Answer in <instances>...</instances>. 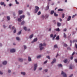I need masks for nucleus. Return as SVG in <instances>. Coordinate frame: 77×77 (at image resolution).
<instances>
[{
    "instance_id": "obj_1",
    "label": "nucleus",
    "mask_w": 77,
    "mask_h": 77,
    "mask_svg": "<svg viewBox=\"0 0 77 77\" xmlns=\"http://www.w3.org/2000/svg\"><path fill=\"white\" fill-rule=\"evenodd\" d=\"M46 45V44L45 43H44L43 44L42 43L40 44L39 45V47L40 48V50L41 51L42 50H43L44 49V47H43V46H44Z\"/></svg>"
},
{
    "instance_id": "obj_2",
    "label": "nucleus",
    "mask_w": 77,
    "mask_h": 77,
    "mask_svg": "<svg viewBox=\"0 0 77 77\" xmlns=\"http://www.w3.org/2000/svg\"><path fill=\"white\" fill-rule=\"evenodd\" d=\"M39 10V8L38 6H35V9L34 10V13H37L38 11V10Z\"/></svg>"
},
{
    "instance_id": "obj_3",
    "label": "nucleus",
    "mask_w": 77,
    "mask_h": 77,
    "mask_svg": "<svg viewBox=\"0 0 77 77\" xmlns=\"http://www.w3.org/2000/svg\"><path fill=\"white\" fill-rule=\"evenodd\" d=\"M24 17H25V16L24 15L20 16V18L18 19V21L21 22V19L22 18H23V19H24Z\"/></svg>"
},
{
    "instance_id": "obj_4",
    "label": "nucleus",
    "mask_w": 77,
    "mask_h": 77,
    "mask_svg": "<svg viewBox=\"0 0 77 77\" xmlns=\"http://www.w3.org/2000/svg\"><path fill=\"white\" fill-rule=\"evenodd\" d=\"M61 74L63 75V77H67V75L65 73L63 72V71H62L61 72Z\"/></svg>"
},
{
    "instance_id": "obj_5",
    "label": "nucleus",
    "mask_w": 77,
    "mask_h": 77,
    "mask_svg": "<svg viewBox=\"0 0 77 77\" xmlns=\"http://www.w3.org/2000/svg\"><path fill=\"white\" fill-rule=\"evenodd\" d=\"M37 68V64H34V71H35L36 69V68Z\"/></svg>"
},
{
    "instance_id": "obj_6",
    "label": "nucleus",
    "mask_w": 77,
    "mask_h": 77,
    "mask_svg": "<svg viewBox=\"0 0 77 77\" xmlns=\"http://www.w3.org/2000/svg\"><path fill=\"white\" fill-rule=\"evenodd\" d=\"M10 52L11 53H14L15 52V49H12L10 50Z\"/></svg>"
},
{
    "instance_id": "obj_7",
    "label": "nucleus",
    "mask_w": 77,
    "mask_h": 77,
    "mask_svg": "<svg viewBox=\"0 0 77 77\" xmlns=\"http://www.w3.org/2000/svg\"><path fill=\"white\" fill-rule=\"evenodd\" d=\"M56 59L54 58L52 61L51 62V64H53V63H54V62H56Z\"/></svg>"
},
{
    "instance_id": "obj_8",
    "label": "nucleus",
    "mask_w": 77,
    "mask_h": 77,
    "mask_svg": "<svg viewBox=\"0 0 77 77\" xmlns=\"http://www.w3.org/2000/svg\"><path fill=\"white\" fill-rule=\"evenodd\" d=\"M71 19V16H69L68 17L67 21H70Z\"/></svg>"
},
{
    "instance_id": "obj_9",
    "label": "nucleus",
    "mask_w": 77,
    "mask_h": 77,
    "mask_svg": "<svg viewBox=\"0 0 77 77\" xmlns=\"http://www.w3.org/2000/svg\"><path fill=\"white\" fill-rule=\"evenodd\" d=\"M38 41L37 39H35L32 42V43H33V42H36V41Z\"/></svg>"
},
{
    "instance_id": "obj_10",
    "label": "nucleus",
    "mask_w": 77,
    "mask_h": 77,
    "mask_svg": "<svg viewBox=\"0 0 77 77\" xmlns=\"http://www.w3.org/2000/svg\"><path fill=\"white\" fill-rule=\"evenodd\" d=\"M3 65H5L7 64V62L6 61H4L2 63Z\"/></svg>"
},
{
    "instance_id": "obj_11",
    "label": "nucleus",
    "mask_w": 77,
    "mask_h": 77,
    "mask_svg": "<svg viewBox=\"0 0 77 77\" xmlns=\"http://www.w3.org/2000/svg\"><path fill=\"white\" fill-rule=\"evenodd\" d=\"M19 14V15H20V14H21L23 13V11H18Z\"/></svg>"
},
{
    "instance_id": "obj_12",
    "label": "nucleus",
    "mask_w": 77,
    "mask_h": 77,
    "mask_svg": "<svg viewBox=\"0 0 77 77\" xmlns=\"http://www.w3.org/2000/svg\"><path fill=\"white\" fill-rule=\"evenodd\" d=\"M28 61L29 62H30L32 61V59H31V58L30 57H28Z\"/></svg>"
},
{
    "instance_id": "obj_13",
    "label": "nucleus",
    "mask_w": 77,
    "mask_h": 77,
    "mask_svg": "<svg viewBox=\"0 0 77 77\" xmlns=\"http://www.w3.org/2000/svg\"><path fill=\"white\" fill-rule=\"evenodd\" d=\"M54 11H51V15H53L54 14Z\"/></svg>"
},
{
    "instance_id": "obj_14",
    "label": "nucleus",
    "mask_w": 77,
    "mask_h": 77,
    "mask_svg": "<svg viewBox=\"0 0 77 77\" xmlns=\"http://www.w3.org/2000/svg\"><path fill=\"white\" fill-rule=\"evenodd\" d=\"M55 30H56V31H57L58 32H60V29H59V28H58L57 29H55Z\"/></svg>"
},
{
    "instance_id": "obj_15",
    "label": "nucleus",
    "mask_w": 77,
    "mask_h": 77,
    "mask_svg": "<svg viewBox=\"0 0 77 77\" xmlns=\"http://www.w3.org/2000/svg\"><path fill=\"white\" fill-rule=\"evenodd\" d=\"M54 15L55 17H58V15L56 14V12L54 13Z\"/></svg>"
},
{
    "instance_id": "obj_16",
    "label": "nucleus",
    "mask_w": 77,
    "mask_h": 77,
    "mask_svg": "<svg viewBox=\"0 0 77 77\" xmlns=\"http://www.w3.org/2000/svg\"><path fill=\"white\" fill-rule=\"evenodd\" d=\"M57 26H58V27H60V26H61V23H57Z\"/></svg>"
},
{
    "instance_id": "obj_17",
    "label": "nucleus",
    "mask_w": 77,
    "mask_h": 77,
    "mask_svg": "<svg viewBox=\"0 0 77 77\" xmlns=\"http://www.w3.org/2000/svg\"><path fill=\"white\" fill-rule=\"evenodd\" d=\"M19 60L20 61V62H23V59L21 58H19Z\"/></svg>"
},
{
    "instance_id": "obj_18",
    "label": "nucleus",
    "mask_w": 77,
    "mask_h": 77,
    "mask_svg": "<svg viewBox=\"0 0 77 77\" xmlns=\"http://www.w3.org/2000/svg\"><path fill=\"white\" fill-rule=\"evenodd\" d=\"M63 62L64 63H66L68 62V59H66L65 60H63Z\"/></svg>"
},
{
    "instance_id": "obj_19",
    "label": "nucleus",
    "mask_w": 77,
    "mask_h": 77,
    "mask_svg": "<svg viewBox=\"0 0 77 77\" xmlns=\"http://www.w3.org/2000/svg\"><path fill=\"white\" fill-rule=\"evenodd\" d=\"M21 32H22L21 30H20L19 32H18L17 33V35H20L21 33Z\"/></svg>"
},
{
    "instance_id": "obj_20",
    "label": "nucleus",
    "mask_w": 77,
    "mask_h": 77,
    "mask_svg": "<svg viewBox=\"0 0 77 77\" xmlns=\"http://www.w3.org/2000/svg\"><path fill=\"white\" fill-rule=\"evenodd\" d=\"M48 9H49V6L48 5L46 8V11H47V10H48Z\"/></svg>"
},
{
    "instance_id": "obj_21",
    "label": "nucleus",
    "mask_w": 77,
    "mask_h": 77,
    "mask_svg": "<svg viewBox=\"0 0 77 77\" xmlns=\"http://www.w3.org/2000/svg\"><path fill=\"white\" fill-rule=\"evenodd\" d=\"M1 5H5V2H1L0 3Z\"/></svg>"
},
{
    "instance_id": "obj_22",
    "label": "nucleus",
    "mask_w": 77,
    "mask_h": 77,
    "mask_svg": "<svg viewBox=\"0 0 77 77\" xmlns=\"http://www.w3.org/2000/svg\"><path fill=\"white\" fill-rule=\"evenodd\" d=\"M33 34H32L31 35H30V36H29V38L31 39V38H32L33 37Z\"/></svg>"
},
{
    "instance_id": "obj_23",
    "label": "nucleus",
    "mask_w": 77,
    "mask_h": 77,
    "mask_svg": "<svg viewBox=\"0 0 77 77\" xmlns=\"http://www.w3.org/2000/svg\"><path fill=\"white\" fill-rule=\"evenodd\" d=\"M21 74L23 75H24L26 74V73H25V72H21Z\"/></svg>"
},
{
    "instance_id": "obj_24",
    "label": "nucleus",
    "mask_w": 77,
    "mask_h": 77,
    "mask_svg": "<svg viewBox=\"0 0 77 77\" xmlns=\"http://www.w3.org/2000/svg\"><path fill=\"white\" fill-rule=\"evenodd\" d=\"M58 66H59L60 67H62V65L60 64H59L58 65Z\"/></svg>"
},
{
    "instance_id": "obj_25",
    "label": "nucleus",
    "mask_w": 77,
    "mask_h": 77,
    "mask_svg": "<svg viewBox=\"0 0 77 77\" xmlns=\"http://www.w3.org/2000/svg\"><path fill=\"white\" fill-rule=\"evenodd\" d=\"M69 69H72V65H70Z\"/></svg>"
},
{
    "instance_id": "obj_26",
    "label": "nucleus",
    "mask_w": 77,
    "mask_h": 77,
    "mask_svg": "<svg viewBox=\"0 0 77 77\" xmlns=\"http://www.w3.org/2000/svg\"><path fill=\"white\" fill-rule=\"evenodd\" d=\"M41 57V55H40L37 56V59H39V58H40Z\"/></svg>"
},
{
    "instance_id": "obj_27",
    "label": "nucleus",
    "mask_w": 77,
    "mask_h": 77,
    "mask_svg": "<svg viewBox=\"0 0 77 77\" xmlns=\"http://www.w3.org/2000/svg\"><path fill=\"white\" fill-rule=\"evenodd\" d=\"M49 16V15H47V14H46L45 15V18H48V17Z\"/></svg>"
},
{
    "instance_id": "obj_28",
    "label": "nucleus",
    "mask_w": 77,
    "mask_h": 77,
    "mask_svg": "<svg viewBox=\"0 0 77 77\" xmlns=\"http://www.w3.org/2000/svg\"><path fill=\"white\" fill-rule=\"evenodd\" d=\"M23 29L25 30V31H26L27 30V27H26L25 26L23 27Z\"/></svg>"
},
{
    "instance_id": "obj_29",
    "label": "nucleus",
    "mask_w": 77,
    "mask_h": 77,
    "mask_svg": "<svg viewBox=\"0 0 77 77\" xmlns=\"http://www.w3.org/2000/svg\"><path fill=\"white\" fill-rule=\"evenodd\" d=\"M25 23V22L24 21H23V22H22L21 23V25H23Z\"/></svg>"
},
{
    "instance_id": "obj_30",
    "label": "nucleus",
    "mask_w": 77,
    "mask_h": 77,
    "mask_svg": "<svg viewBox=\"0 0 77 77\" xmlns=\"http://www.w3.org/2000/svg\"><path fill=\"white\" fill-rule=\"evenodd\" d=\"M63 35V37H64V38H66V34H65V33H64Z\"/></svg>"
},
{
    "instance_id": "obj_31",
    "label": "nucleus",
    "mask_w": 77,
    "mask_h": 77,
    "mask_svg": "<svg viewBox=\"0 0 77 77\" xmlns=\"http://www.w3.org/2000/svg\"><path fill=\"white\" fill-rule=\"evenodd\" d=\"M7 18L8 20H10V17L9 16H7Z\"/></svg>"
},
{
    "instance_id": "obj_32",
    "label": "nucleus",
    "mask_w": 77,
    "mask_h": 77,
    "mask_svg": "<svg viewBox=\"0 0 77 77\" xmlns=\"http://www.w3.org/2000/svg\"><path fill=\"white\" fill-rule=\"evenodd\" d=\"M37 15H41V11H38V12L37 14Z\"/></svg>"
},
{
    "instance_id": "obj_33",
    "label": "nucleus",
    "mask_w": 77,
    "mask_h": 77,
    "mask_svg": "<svg viewBox=\"0 0 77 77\" xmlns=\"http://www.w3.org/2000/svg\"><path fill=\"white\" fill-rule=\"evenodd\" d=\"M24 49L26 50L27 48V46L26 45H24Z\"/></svg>"
},
{
    "instance_id": "obj_34",
    "label": "nucleus",
    "mask_w": 77,
    "mask_h": 77,
    "mask_svg": "<svg viewBox=\"0 0 77 77\" xmlns=\"http://www.w3.org/2000/svg\"><path fill=\"white\" fill-rule=\"evenodd\" d=\"M58 11H63V9H58Z\"/></svg>"
},
{
    "instance_id": "obj_35",
    "label": "nucleus",
    "mask_w": 77,
    "mask_h": 77,
    "mask_svg": "<svg viewBox=\"0 0 77 77\" xmlns=\"http://www.w3.org/2000/svg\"><path fill=\"white\" fill-rule=\"evenodd\" d=\"M64 17H65V14H62V18H64Z\"/></svg>"
},
{
    "instance_id": "obj_36",
    "label": "nucleus",
    "mask_w": 77,
    "mask_h": 77,
    "mask_svg": "<svg viewBox=\"0 0 77 77\" xmlns=\"http://www.w3.org/2000/svg\"><path fill=\"white\" fill-rule=\"evenodd\" d=\"M17 30V29L15 28L14 29V33H15L16 32V31Z\"/></svg>"
},
{
    "instance_id": "obj_37",
    "label": "nucleus",
    "mask_w": 77,
    "mask_h": 77,
    "mask_svg": "<svg viewBox=\"0 0 77 77\" xmlns=\"http://www.w3.org/2000/svg\"><path fill=\"white\" fill-rule=\"evenodd\" d=\"M15 2H16V4H19V2H17V0H15Z\"/></svg>"
},
{
    "instance_id": "obj_38",
    "label": "nucleus",
    "mask_w": 77,
    "mask_h": 77,
    "mask_svg": "<svg viewBox=\"0 0 77 77\" xmlns=\"http://www.w3.org/2000/svg\"><path fill=\"white\" fill-rule=\"evenodd\" d=\"M54 48H57V45H54Z\"/></svg>"
},
{
    "instance_id": "obj_39",
    "label": "nucleus",
    "mask_w": 77,
    "mask_h": 77,
    "mask_svg": "<svg viewBox=\"0 0 77 77\" xmlns=\"http://www.w3.org/2000/svg\"><path fill=\"white\" fill-rule=\"evenodd\" d=\"M50 37H51V38H53V34H51L50 35Z\"/></svg>"
},
{
    "instance_id": "obj_40",
    "label": "nucleus",
    "mask_w": 77,
    "mask_h": 77,
    "mask_svg": "<svg viewBox=\"0 0 77 77\" xmlns=\"http://www.w3.org/2000/svg\"><path fill=\"white\" fill-rule=\"evenodd\" d=\"M75 42H77V40H74L73 41V43H74Z\"/></svg>"
},
{
    "instance_id": "obj_41",
    "label": "nucleus",
    "mask_w": 77,
    "mask_h": 77,
    "mask_svg": "<svg viewBox=\"0 0 77 77\" xmlns=\"http://www.w3.org/2000/svg\"><path fill=\"white\" fill-rule=\"evenodd\" d=\"M55 37H56V34H55L54 35L53 37V39H54V38H55Z\"/></svg>"
},
{
    "instance_id": "obj_42",
    "label": "nucleus",
    "mask_w": 77,
    "mask_h": 77,
    "mask_svg": "<svg viewBox=\"0 0 77 77\" xmlns=\"http://www.w3.org/2000/svg\"><path fill=\"white\" fill-rule=\"evenodd\" d=\"M46 58H48V59H50V56H46Z\"/></svg>"
},
{
    "instance_id": "obj_43",
    "label": "nucleus",
    "mask_w": 77,
    "mask_h": 77,
    "mask_svg": "<svg viewBox=\"0 0 77 77\" xmlns=\"http://www.w3.org/2000/svg\"><path fill=\"white\" fill-rule=\"evenodd\" d=\"M75 53V52H73L72 54V56H73L74 54Z\"/></svg>"
},
{
    "instance_id": "obj_44",
    "label": "nucleus",
    "mask_w": 77,
    "mask_h": 77,
    "mask_svg": "<svg viewBox=\"0 0 77 77\" xmlns=\"http://www.w3.org/2000/svg\"><path fill=\"white\" fill-rule=\"evenodd\" d=\"M70 42L71 43V44L70 45V46H71V45H72V41L70 40Z\"/></svg>"
},
{
    "instance_id": "obj_45",
    "label": "nucleus",
    "mask_w": 77,
    "mask_h": 77,
    "mask_svg": "<svg viewBox=\"0 0 77 77\" xmlns=\"http://www.w3.org/2000/svg\"><path fill=\"white\" fill-rule=\"evenodd\" d=\"M56 39H59V36H57L56 38Z\"/></svg>"
},
{
    "instance_id": "obj_46",
    "label": "nucleus",
    "mask_w": 77,
    "mask_h": 77,
    "mask_svg": "<svg viewBox=\"0 0 77 77\" xmlns=\"http://www.w3.org/2000/svg\"><path fill=\"white\" fill-rule=\"evenodd\" d=\"M74 61L76 63H77V59H75Z\"/></svg>"
},
{
    "instance_id": "obj_47",
    "label": "nucleus",
    "mask_w": 77,
    "mask_h": 77,
    "mask_svg": "<svg viewBox=\"0 0 77 77\" xmlns=\"http://www.w3.org/2000/svg\"><path fill=\"white\" fill-rule=\"evenodd\" d=\"M14 29H15V27H14V26H13L12 27V30H14Z\"/></svg>"
},
{
    "instance_id": "obj_48",
    "label": "nucleus",
    "mask_w": 77,
    "mask_h": 77,
    "mask_svg": "<svg viewBox=\"0 0 77 77\" xmlns=\"http://www.w3.org/2000/svg\"><path fill=\"white\" fill-rule=\"evenodd\" d=\"M64 46V47H66L67 46V45L66 44H64L63 45Z\"/></svg>"
},
{
    "instance_id": "obj_49",
    "label": "nucleus",
    "mask_w": 77,
    "mask_h": 77,
    "mask_svg": "<svg viewBox=\"0 0 77 77\" xmlns=\"http://www.w3.org/2000/svg\"><path fill=\"white\" fill-rule=\"evenodd\" d=\"M73 59V56H71V57H70V59L71 60H72Z\"/></svg>"
},
{
    "instance_id": "obj_50",
    "label": "nucleus",
    "mask_w": 77,
    "mask_h": 77,
    "mask_svg": "<svg viewBox=\"0 0 77 77\" xmlns=\"http://www.w3.org/2000/svg\"><path fill=\"white\" fill-rule=\"evenodd\" d=\"M8 72H9V73H10V72H11V70H8Z\"/></svg>"
},
{
    "instance_id": "obj_51",
    "label": "nucleus",
    "mask_w": 77,
    "mask_h": 77,
    "mask_svg": "<svg viewBox=\"0 0 77 77\" xmlns=\"http://www.w3.org/2000/svg\"><path fill=\"white\" fill-rule=\"evenodd\" d=\"M75 46L76 47V48H77V44L75 43Z\"/></svg>"
},
{
    "instance_id": "obj_52",
    "label": "nucleus",
    "mask_w": 77,
    "mask_h": 77,
    "mask_svg": "<svg viewBox=\"0 0 77 77\" xmlns=\"http://www.w3.org/2000/svg\"><path fill=\"white\" fill-rule=\"evenodd\" d=\"M11 27H12V25H10L9 26V28L10 29H11Z\"/></svg>"
},
{
    "instance_id": "obj_53",
    "label": "nucleus",
    "mask_w": 77,
    "mask_h": 77,
    "mask_svg": "<svg viewBox=\"0 0 77 77\" xmlns=\"http://www.w3.org/2000/svg\"><path fill=\"white\" fill-rule=\"evenodd\" d=\"M45 72H47V71H48V70L47 69H45Z\"/></svg>"
},
{
    "instance_id": "obj_54",
    "label": "nucleus",
    "mask_w": 77,
    "mask_h": 77,
    "mask_svg": "<svg viewBox=\"0 0 77 77\" xmlns=\"http://www.w3.org/2000/svg\"><path fill=\"white\" fill-rule=\"evenodd\" d=\"M72 76H73V74H72L71 75H70L69 76V77H72Z\"/></svg>"
},
{
    "instance_id": "obj_55",
    "label": "nucleus",
    "mask_w": 77,
    "mask_h": 77,
    "mask_svg": "<svg viewBox=\"0 0 77 77\" xmlns=\"http://www.w3.org/2000/svg\"><path fill=\"white\" fill-rule=\"evenodd\" d=\"M17 41H20V39H17Z\"/></svg>"
},
{
    "instance_id": "obj_56",
    "label": "nucleus",
    "mask_w": 77,
    "mask_h": 77,
    "mask_svg": "<svg viewBox=\"0 0 77 77\" xmlns=\"http://www.w3.org/2000/svg\"><path fill=\"white\" fill-rule=\"evenodd\" d=\"M0 74L2 75V74H3V72H2L1 71H0Z\"/></svg>"
},
{
    "instance_id": "obj_57",
    "label": "nucleus",
    "mask_w": 77,
    "mask_h": 77,
    "mask_svg": "<svg viewBox=\"0 0 77 77\" xmlns=\"http://www.w3.org/2000/svg\"><path fill=\"white\" fill-rule=\"evenodd\" d=\"M75 16L74 15H73V16L72 17V18H74V17H75Z\"/></svg>"
},
{
    "instance_id": "obj_58",
    "label": "nucleus",
    "mask_w": 77,
    "mask_h": 77,
    "mask_svg": "<svg viewBox=\"0 0 77 77\" xmlns=\"http://www.w3.org/2000/svg\"><path fill=\"white\" fill-rule=\"evenodd\" d=\"M47 60H46L44 62V63L45 64L46 63H47Z\"/></svg>"
},
{
    "instance_id": "obj_59",
    "label": "nucleus",
    "mask_w": 77,
    "mask_h": 77,
    "mask_svg": "<svg viewBox=\"0 0 77 77\" xmlns=\"http://www.w3.org/2000/svg\"><path fill=\"white\" fill-rule=\"evenodd\" d=\"M64 31H65L66 32V29L65 28L63 30Z\"/></svg>"
},
{
    "instance_id": "obj_60",
    "label": "nucleus",
    "mask_w": 77,
    "mask_h": 77,
    "mask_svg": "<svg viewBox=\"0 0 77 77\" xmlns=\"http://www.w3.org/2000/svg\"><path fill=\"white\" fill-rule=\"evenodd\" d=\"M42 18H45V17L44 15H42Z\"/></svg>"
},
{
    "instance_id": "obj_61",
    "label": "nucleus",
    "mask_w": 77,
    "mask_h": 77,
    "mask_svg": "<svg viewBox=\"0 0 77 77\" xmlns=\"http://www.w3.org/2000/svg\"><path fill=\"white\" fill-rule=\"evenodd\" d=\"M16 39H20V38L18 37H17L16 38Z\"/></svg>"
},
{
    "instance_id": "obj_62",
    "label": "nucleus",
    "mask_w": 77,
    "mask_h": 77,
    "mask_svg": "<svg viewBox=\"0 0 77 77\" xmlns=\"http://www.w3.org/2000/svg\"><path fill=\"white\" fill-rule=\"evenodd\" d=\"M9 6H12V4H9Z\"/></svg>"
},
{
    "instance_id": "obj_63",
    "label": "nucleus",
    "mask_w": 77,
    "mask_h": 77,
    "mask_svg": "<svg viewBox=\"0 0 77 77\" xmlns=\"http://www.w3.org/2000/svg\"><path fill=\"white\" fill-rule=\"evenodd\" d=\"M41 69H42V68H40L39 69V70H41Z\"/></svg>"
},
{
    "instance_id": "obj_64",
    "label": "nucleus",
    "mask_w": 77,
    "mask_h": 77,
    "mask_svg": "<svg viewBox=\"0 0 77 77\" xmlns=\"http://www.w3.org/2000/svg\"><path fill=\"white\" fill-rule=\"evenodd\" d=\"M60 21H62V20L61 18L60 19Z\"/></svg>"
}]
</instances>
